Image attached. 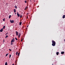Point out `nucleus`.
Segmentation results:
<instances>
[{
    "instance_id": "1",
    "label": "nucleus",
    "mask_w": 65,
    "mask_h": 65,
    "mask_svg": "<svg viewBox=\"0 0 65 65\" xmlns=\"http://www.w3.org/2000/svg\"><path fill=\"white\" fill-rule=\"evenodd\" d=\"M52 45L53 46H55L56 45V42H55L53 40L52 42Z\"/></svg>"
},
{
    "instance_id": "2",
    "label": "nucleus",
    "mask_w": 65,
    "mask_h": 65,
    "mask_svg": "<svg viewBox=\"0 0 65 65\" xmlns=\"http://www.w3.org/2000/svg\"><path fill=\"white\" fill-rule=\"evenodd\" d=\"M10 22L11 23H14V20H10Z\"/></svg>"
},
{
    "instance_id": "3",
    "label": "nucleus",
    "mask_w": 65,
    "mask_h": 65,
    "mask_svg": "<svg viewBox=\"0 0 65 65\" xmlns=\"http://www.w3.org/2000/svg\"><path fill=\"white\" fill-rule=\"evenodd\" d=\"M14 42V40L13 39L11 40V43H12V42Z\"/></svg>"
},
{
    "instance_id": "4",
    "label": "nucleus",
    "mask_w": 65,
    "mask_h": 65,
    "mask_svg": "<svg viewBox=\"0 0 65 65\" xmlns=\"http://www.w3.org/2000/svg\"><path fill=\"white\" fill-rule=\"evenodd\" d=\"M17 16L18 17H20V14H19V13L17 12Z\"/></svg>"
},
{
    "instance_id": "5",
    "label": "nucleus",
    "mask_w": 65,
    "mask_h": 65,
    "mask_svg": "<svg viewBox=\"0 0 65 65\" xmlns=\"http://www.w3.org/2000/svg\"><path fill=\"white\" fill-rule=\"evenodd\" d=\"M16 35L18 36V34H19V32L17 31H16Z\"/></svg>"
},
{
    "instance_id": "6",
    "label": "nucleus",
    "mask_w": 65,
    "mask_h": 65,
    "mask_svg": "<svg viewBox=\"0 0 65 65\" xmlns=\"http://www.w3.org/2000/svg\"><path fill=\"white\" fill-rule=\"evenodd\" d=\"M20 36H21V33H19L18 35V37H19H19H20Z\"/></svg>"
},
{
    "instance_id": "7",
    "label": "nucleus",
    "mask_w": 65,
    "mask_h": 65,
    "mask_svg": "<svg viewBox=\"0 0 65 65\" xmlns=\"http://www.w3.org/2000/svg\"><path fill=\"white\" fill-rule=\"evenodd\" d=\"M0 32H3V28H2L0 30Z\"/></svg>"
},
{
    "instance_id": "8",
    "label": "nucleus",
    "mask_w": 65,
    "mask_h": 65,
    "mask_svg": "<svg viewBox=\"0 0 65 65\" xmlns=\"http://www.w3.org/2000/svg\"><path fill=\"white\" fill-rule=\"evenodd\" d=\"M13 11L14 13H15V12H16V10H15V9H14L13 10Z\"/></svg>"
},
{
    "instance_id": "9",
    "label": "nucleus",
    "mask_w": 65,
    "mask_h": 65,
    "mask_svg": "<svg viewBox=\"0 0 65 65\" xmlns=\"http://www.w3.org/2000/svg\"><path fill=\"white\" fill-rule=\"evenodd\" d=\"M22 22H20L19 23V25L20 26H21L22 25Z\"/></svg>"
},
{
    "instance_id": "10",
    "label": "nucleus",
    "mask_w": 65,
    "mask_h": 65,
    "mask_svg": "<svg viewBox=\"0 0 65 65\" xmlns=\"http://www.w3.org/2000/svg\"><path fill=\"white\" fill-rule=\"evenodd\" d=\"M61 54H64V52H61Z\"/></svg>"
},
{
    "instance_id": "11",
    "label": "nucleus",
    "mask_w": 65,
    "mask_h": 65,
    "mask_svg": "<svg viewBox=\"0 0 65 65\" xmlns=\"http://www.w3.org/2000/svg\"><path fill=\"white\" fill-rule=\"evenodd\" d=\"M65 18V15H63V16L62 18H63V19H64Z\"/></svg>"
},
{
    "instance_id": "12",
    "label": "nucleus",
    "mask_w": 65,
    "mask_h": 65,
    "mask_svg": "<svg viewBox=\"0 0 65 65\" xmlns=\"http://www.w3.org/2000/svg\"><path fill=\"white\" fill-rule=\"evenodd\" d=\"M14 7H15V8H16V9H17L18 8V7H17V6H14Z\"/></svg>"
},
{
    "instance_id": "13",
    "label": "nucleus",
    "mask_w": 65,
    "mask_h": 65,
    "mask_svg": "<svg viewBox=\"0 0 65 65\" xmlns=\"http://www.w3.org/2000/svg\"><path fill=\"white\" fill-rule=\"evenodd\" d=\"M11 15H10L9 17V19H10V18H11Z\"/></svg>"
},
{
    "instance_id": "14",
    "label": "nucleus",
    "mask_w": 65,
    "mask_h": 65,
    "mask_svg": "<svg viewBox=\"0 0 65 65\" xmlns=\"http://www.w3.org/2000/svg\"><path fill=\"white\" fill-rule=\"evenodd\" d=\"M56 54H57V56H58V55H59V52H57L56 53Z\"/></svg>"
},
{
    "instance_id": "15",
    "label": "nucleus",
    "mask_w": 65,
    "mask_h": 65,
    "mask_svg": "<svg viewBox=\"0 0 65 65\" xmlns=\"http://www.w3.org/2000/svg\"><path fill=\"white\" fill-rule=\"evenodd\" d=\"M5 26H4L3 27V29H5Z\"/></svg>"
},
{
    "instance_id": "16",
    "label": "nucleus",
    "mask_w": 65,
    "mask_h": 65,
    "mask_svg": "<svg viewBox=\"0 0 65 65\" xmlns=\"http://www.w3.org/2000/svg\"><path fill=\"white\" fill-rule=\"evenodd\" d=\"M5 65H7V62H6L5 63Z\"/></svg>"
},
{
    "instance_id": "17",
    "label": "nucleus",
    "mask_w": 65,
    "mask_h": 65,
    "mask_svg": "<svg viewBox=\"0 0 65 65\" xmlns=\"http://www.w3.org/2000/svg\"><path fill=\"white\" fill-rule=\"evenodd\" d=\"M15 39L16 40H18V39H17L16 37L15 38Z\"/></svg>"
},
{
    "instance_id": "18",
    "label": "nucleus",
    "mask_w": 65,
    "mask_h": 65,
    "mask_svg": "<svg viewBox=\"0 0 65 65\" xmlns=\"http://www.w3.org/2000/svg\"><path fill=\"white\" fill-rule=\"evenodd\" d=\"M8 53L6 54V55H5V57H7V55H8Z\"/></svg>"
},
{
    "instance_id": "19",
    "label": "nucleus",
    "mask_w": 65,
    "mask_h": 65,
    "mask_svg": "<svg viewBox=\"0 0 65 65\" xmlns=\"http://www.w3.org/2000/svg\"><path fill=\"white\" fill-rule=\"evenodd\" d=\"M11 55H9V58H10L11 57Z\"/></svg>"
},
{
    "instance_id": "20",
    "label": "nucleus",
    "mask_w": 65,
    "mask_h": 65,
    "mask_svg": "<svg viewBox=\"0 0 65 65\" xmlns=\"http://www.w3.org/2000/svg\"><path fill=\"white\" fill-rule=\"evenodd\" d=\"M27 7H26L25 8V10H26V9H27Z\"/></svg>"
},
{
    "instance_id": "21",
    "label": "nucleus",
    "mask_w": 65,
    "mask_h": 65,
    "mask_svg": "<svg viewBox=\"0 0 65 65\" xmlns=\"http://www.w3.org/2000/svg\"><path fill=\"white\" fill-rule=\"evenodd\" d=\"M7 37H8V36L7 35L6 36V37H5V38H7Z\"/></svg>"
},
{
    "instance_id": "22",
    "label": "nucleus",
    "mask_w": 65,
    "mask_h": 65,
    "mask_svg": "<svg viewBox=\"0 0 65 65\" xmlns=\"http://www.w3.org/2000/svg\"><path fill=\"white\" fill-rule=\"evenodd\" d=\"M22 15H21L20 16V18H22Z\"/></svg>"
},
{
    "instance_id": "23",
    "label": "nucleus",
    "mask_w": 65,
    "mask_h": 65,
    "mask_svg": "<svg viewBox=\"0 0 65 65\" xmlns=\"http://www.w3.org/2000/svg\"><path fill=\"white\" fill-rule=\"evenodd\" d=\"M18 52H17L16 53V55H17L18 54Z\"/></svg>"
},
{
    "instance_id": "24",
    "label": "nucleus",
    "mask_w": 65,
    "mask_h": 65,
    "mask_svg": "<svg viewBox=\"0 0 65 65\" xmlns=\"http://www.w3.org/2000/svg\"><path fill=\"white\" fill-rule=\"evenodd\" d=\"M25 3H27V1H25Z\"/></svg>"
},
{
    "instance_id": "25",
    "label": "nucleus",
    "mask_w": 65,
    "mask_h": 65,
    "mask_svg": "<svg viewBox=\"0 0 65 65\" xmlns=\"http://www.w3.org/2000/svg\"><path fill=\"white\" fill-rule=\"evenodd\" d=\"M3 21H5V19H3Z\"/></svg>"
},
{
    "instance_id": "26",
    "label": "nucleus",
    "mask_w": 65,
    "mask_h": 65,
    "mask_svg": "<svg viewBox=\"0 0 65 65\" xmlns=\"http://www.w3.org/2000/svg\"><path fill=\"white\" fill-rule=\"evenodd\" d=\"M11 45H13V43H11Z\"/></svg>"
},
{
    "instance_id": "27",
    "label": "nucleus",
    "mask_w": 65,
    "mask_h": 65,
    "mask_svg": "<svg viewBox=\"0 0 65 65\" xmlns=\"http://www.w3.org/2000/svg\"><path fill=\"white\" fill-rule=\"evenodd\" d=\"M9 50L10 51V52H11V49H9Z\"/></svg>"
},
{
    "instance_id": "28",
    "label": "nucleus",
    "mask_w": 65,
    "mask_h": 65,
    "mask_svg": "<svg viewBox=\"0 0 65 65\" xmlns=\"http://www.w3.org/2000/svg\"><path fill=\"white\" fill-rule=\"evenodd\" d=\"M18 56H20V53H18Z\"/></svg>"
},
{
    "instance_id": "29",
    "label": "nucleus",
    "mask_w": 65,
    "mask_h": 65,
    "mask_svg": "<svg viewBox=\"0 0 65 65\" xmlns=\"http://www.w3.org/2000/svg\"><path fill=\"white\" fill-rule=\"evenodd\" d=\"M7 34H8V32H7V33H6V34H5V35H7Z\"/></svg>"
},
{
    "instance_id": "30",
    "label": "nucleus",
    "mask_w": 65,
    "mask_h": 65,
    "mask_svg": "<svg viewBox=\"0 0 65 65\" xmlns=\"http://www.w3.org/2000/svg\"><path fill=\"white\" fill-rule=\"evenodd\" d=\"M23 40L22 39L21 40V42H22V41H23Z\"/></svg>"
},
{
    "instance_id": "31",
    "label": "nucleus",
    "mask_w": 65,
    "mask_h": 65,
    "mask_svg": "<svg viewBox=\"0 0 65 65\" xmlns=\"http://www.w3.org/2000/svg\"><path fill=\"white\" fill-rule=\"evenodd\" d=\"M15 14H17V13H15Z\"/></svg>"
},
{
    "instance_id": "32",
    "label": "nucleus",
    "mask_w": 65,
    "mask_h": 65,
    "mask_svg": "<svg viewBox=\"0 0 65 65\" xmlns=\"http://www.w3.org/2000/svg\"><path fill=\"white\" fill-rule=\"evenodd\" d=\"M29 14V13H28L27 14Z\"/></svg>"
},
{
    "instance_id": "33",
    "label": "nucleus",
    "mask_w": 65,
    "mask_h": 65,
    "mask_svg": "<svg viewBox=\"0 0 65 65\" xmlns=\"http://www.w3.org/2000/svg\"><path fill=\"white\" fill-rule=\"evenodd\" d=\"M12 65H14V64H13Z\"/></svg>"
},
{
    "instance_id": "34",
    "label": "nucleus",
    "mask_w": 65,
    "mask_h": 65,
    "mask_svg": "<svg viewBox=\"0 0 65 65\" xmlns=\"http://www.w3.org/2000/svg\"><path fill=\"white\" fill-rule=\"evenodd\" d=\"M64 41H65V39L64 40Z\"/></svg>"
},
{
    "instance_id": "35",
    "label": "nucleus",
    "mask_w": 65,
    "mask_h": 65,
    "mask_svg": "<svg viewBox=\"0 0 65 65\" xmlns=\"http://www.w3.org/2000/svg\"><path fill=\"white\" fill-rule=\"evenodd\" d=\"M52 65H54V64H52Z\"/></svg>"
},
{
    "instance_id": "36",
    "label": "nucleus",
    "mask_w": 65,
    "mask_h": 65,
    "mask_svg": "<svg viewBox=\"0 0 65 65\" xmlns=\"http://www.w3.org/2000/svg\"><path fill=\"white\" fill-rule=\"evenodd\" d=\"M27 27H28V26H27Z\"/></svg>"
},
{
    "instance_id": "37",
    "label": "nucleus",
    "mask_w": 65,
    "mask_h": 65,
    "mask_svg": "<svg viewBox=\"0 0 65 65\" xmlns=\"http://www.w3.org/2000/svg\"><path fill=\"white\" fill-rule=\"evenodd\" d=\"M27 19H28V18H27Z\"/></svg>"
},
{
    "instance_id": "38",
    "label": "nucleus",
    "mask_w": 65,
    "mask_h": 65,
    "mask_svg": "<svg viewBox=\"0 0 65 65\" xmlns=\"http://www.w3.org/2000/svg\"><path fill=\"white\" fill-rule=\"evenodd\" d=\"M30 1L31 2V1L30 0Z\"/></svg>"
}]
</instances>
